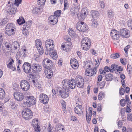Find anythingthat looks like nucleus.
<instances>
[{
	"label": "nucleus",
	"mask_w": 132,
	"mask_h": 132,
	"mask_svg": "<svg viewBox=\"0 0 132 132\" xmlns=\"http://www.w3.org/2000/svg\"><path fill=\"white\" fill-rule=\"evenodd\" d=\"M91 44L90 40L87 37L84 38L81 42L82 49L85 51H88L89 49Z\"/></svg>",
	"instance_id": "1"
},
{
	"label": "nucleus",
	"mask_w": 132,
	"mask_h": 132,
	"mask_svg": "<svg viewBox=\"0 0 132 132\" xmlns=\"http://www.w3.org/2000/svg\"><path fill=\"white\" fill-rule=\"evenodd\" d=\"M76 28L78 30L82 32L86 31L88 29V26L82 21L77 22L76 25Z\"/></svg>",
	"instance_id": "2"
},
{
	"label": "nucleus",
	"mask_w": 132,
	"mask_h": 132,
	"mask_svg": "<svg viewBox=\"0 0 132 132\" xmlns=\"http://www.w3.org/2000/svg\"><path fill=\"white\" fill-rule=\"evenodd\" d=\"M38 55H37L34 56V73H38L42 70V67L39 64L36 63L35 62H37L39 61V59Z\"/></svg>",
	"instance_id": "3"
},
{
	"label": "nucleus",
	"mask_w": 132,
	"mask_h": 132,
	"mask_svg": "<svg viewBox=\"0 0 132 132\" xmlns=\"http://www.w3.org/2000/svg\"><path fill=\"white\" fill-rule=\"evenodd\" d=\"M32 111L28 109L23 110L22 112L23 117L26 119H30L32 118L33 115Z\"/></svg>",
	"instance_id": "4"
},
{
	"label": "nucleus",
	"mask_w": 132,
	"mask_h": 132,
	"mask_svg": "<svg viewBox=\"0 0 132 132\" xmlns=\"http://www.w3.org/2000/svg\"><path fill=\"white\" fill-rule=\"evenodd\" d=\"M20 86L22 90L24 91H27L30 87L29 83L27 80H22L20 81Z\"/></svg>",
	"instance_id": "5"
},
{
	"label": "nucleus",
	"mask_w": 132,
	"mask_h": 132,
	"mask_svg": "<svg viewBox=\"0 0 132 132\" xmlns=\"http://www.w3.org/2000/svg\"><path fill=\"white\" fill-rule=\"evenodd\" d=\"M90 65H89L88 67L86 70L85 74V75L90 77L95 75L96 72V67H94L93 69L90 68Z\"/></svg>",
	"instance_id": "6"
},
{
	"label": "nucleus",
	"mask_w": 132,
	"mask_h": 132,
	"mask_svg": "<svg viewBox=\"0 0 132 132\" xmlns=\"http://www.w3.org/2000/svg\"><path fill=\"white\" fill-rule=\"evenodd\" d=\"M45 46L48 51L51 50L54 47V42L51 39H48L45 42Z\"/></svg>",
	"instance_id": "7"
},
{
	"label": "nucleus",
	"mask_w": 132,
	"mask_h": 132,
	"mask_svg": "<svg viewBox=\"0 0 132 132\" xmlns=\"http://www.w3.org/2000/svg\"><path fill=\"white\" fill-rule=\"evenodd\" d=\"M35 45L39 54H42L44 52V50L42 46L41 41L39 39H37L35 41Z\"/></svg>",
	"instance_id": "8"
},
{
	"label": "nucleus",
	"mask_w": 132,
	"mask_h": 132,
	"mask_svg": "<svg viewBox=\"0 0 132 132\" xmlns=\"http://www.w3.org/2000/svg\"><path fill=\"white\" fill-rule=\"evenodd\" d=\"M75 83L77 87L79 88H82L84 85V80L80 76H77L76 78Z\"/></svg>",
	"instance_id": "9"
},
{
	"label": "nucleus",
	"mask_w": 132,
	"mask_h": 132,
	"mask_svg": "<svg viewBox=\"0 0 132 132\" xmlns=\"http://www.w3.org/2000/svg\"><path fill=\"white\" fill-rule=\"evenodd\" d=\"M59 94L61 97L63 98H67L69 95L68 90L66 88L63 87L60 90H59Z\"/></svg>",
	"instance_id": "10"
},
{
	"label": "nucleus",
	"mask_w": 132,
	"mask_h": 132,
	"mask_svg": "<svg viewBox=\"0 0 132 132\" xmlns=\"http://www.w3.org/2000/svg\"><path fill=\"white\" fill-rule=\"evenodd\" d=\"M43 67L48 69V68L51 69V66L53 65L52 61L48 58H46L44 60L43 62Z\"/></svg>",
	"instance_id": "11"
},
{
	"label": "nucleus",
	"mask_w": 132,
	"mask_h": 132,
	"mask_svg": "<svg viewBox=\"0 0 132 132\" xmlns=\"http://www.w3.org/2000/svg\"><path fill=\"white\" fill-rule=\"evenodd\" d=\"M39 99L40 101L44 104L47 103L49 100L48 96L44 93H42L40 95Z\"/></svg>",
	"instance_id": "12"
},
{
	"label": "nucleus",
	"mask_w": 132,
	"mask_h": 132,
	"mask_svg": "<svg viewBox=\"0 0 132 132\" xmlns=\"http://www.w3.org/2000/svg\"><path fill=\"white\" fill-rule=\"evenodd\" d=\"M13 95L15 100L18 101H22L24 98L23 94L18 92H15L13 94Z\"/></svg>",
	"instance_id": "13"
},
{
	"label": "nucleus",
	"mask_w": 132,
	"mask_h": 132,
	"mask_svg": "<svg viewBox=\"0 0 132 132\" xmlns=\"http://www.w3.org/2000/svg\"><path fill=\"white\" fill-rule=\"evenodd\" d=\"M120 35L123 37L127 38L130 35V32L129 30L126 28H123L120 30Z\"/></svg>",
	"instance_id": "14"
},
{
	"label": "nucleus",
	"mask_w": 132,
	"mask_h": 132,
	"mask_svg": "<svg viewBox=\"0 0 132 132\" xmlns=\"http://www.w3.org/2000/svg\"><path fill=\"white\" fill-rule=\"evenodd\" d=\"M70 63L72 67L75 69H77L79 66L78 61L75 59L72 58L70 60Z\"/></svg>",
	"instance_id": "15"
},
{
	"label": "nucleus",
	"mask_w": 132,
	"mask_h": 132,
	"mask_svg": "<svg viewBox=\"0 0 132 132\" xmlns=\"http://www.w3.org/2000/svg\"><path fill=\"white\" fill-rule=\"evenodd\" d=\"M88 12V10L86 8L82 9L81 11V14L78 18H80L81 20L84 19L87 16Z\"/></svg>",
	"instance_id": "16"
},
{
	"label": "nucleus",
	"mask_w": 132,
	"mask_h": 132,
	"mask_svg": "<svg viewBox=\"0 0 132 132\" xmlns=\"http://www.w3.org/2000/svg\"><path fill=\"white\" fill-rule=\"evenodd\" d=\"M26 101L24 103L25 105H27L28 106H30V105H32L33 101V96H29L26 98Z\"/></svg>",
	"instance_id": "17"
},
{
	"label": "nucleus",
	"mask_w": 132,
	"mask_h": 132,
	"mask_svg": "<svg viewBox=\"0 0 132 132\" xmlns=\"http://www.w3.org/2000/svg\"><path fill=\"white\" fill-rule=\"evenodd\" d=\"M11 47L10 48L12 49H13L14 50H16L20 49V45L19 43L17 41H14L12 43Z\"/></svg>",
	"instance_id": "18"
},
{
	"label": "nucleus",
	"mask_w": 132,
	"mask_h": 132,
	"mask_svg": "<svg viewBox=\"0 0 132 132\" xmlns=\"http://www.w3.org/2000/svg\"><path fill=\"white\" fill-rule=\"evenodd\" d=\"M31 67H30L29 68H28L27 70H24V72L27 73H29L30 72V73L29 75V81L31 82H33V74L32 73V71L31 72Z\"/></svg>",
	"instance_id": "19"
},
{
	"label": "nucleus",
	"mask_w": 132,
	"mask_h": 132,
	"mask_svg": "<svg viewBox=\"0 0 132 132\" xmlns=\"http://www.w3.org/2000/svg\"><path fill=\"white\" fill-rule=\"evenodd\" d=\"M83 109L81 105L77 106L74 109L75 113L78 114H81L82 113Z\"/></svg>",
	"instance_id": "20"
},
{
	"label": "nucleus",
	"mask_w": 132,
	"mask_h": 132,
	"mask_svg": "<svg viewBox=\"0 0 132 132\" xmlns=\"http://www.w3.org/2000/svg\"><path fill=\"white\" fill-rule=\"evenodd\" d=\"M92 19H98L100 15L99 13L97 11L94 10H92L90 12Z\"/></svg>",
	"instance_id": "21"
},
{
	"label": "nucleus",
	"mask_w": 132,
	"mask_h": 132,
	"mask_svg": "<svg viewBox=\"0 0 132 132\" xmlns=\"http://www.w3.org/2000/svg\"><path fill=\"white\" fill-rule=\"evenodd\" d=\"M51 56L54 59H56L57 58V54L56 51L53 49L51 50L48 51Z\"/></svg>",
	"instance_id": "22"
},
{
	"label": "nucleus",
	"mask_w": 132,
	"mask_h": 132,
	"mask_svg": "<svg viewBox=\"0 0 132 132\" xmlns=\"http://www.w3.org/2000/svg\"><path fill=\"white\" fill-rule=\"evenodd\" d=\"M14 62V61L12 58L11 57L9 58L8 60L6 62L7 67L10 69H11L13 67V64Z\"/></svg>",
	"instance_id": "23"
},
{
	"label": "nucleus",
	"mask_w": 132,
	"mask_h": 132,
	"mask_svg": "<svg viewBox=\"0 0 132 132\" xmlns=\"http://www.w3.org/2000/svg\"><path fill=\"white\" fill-rule=\"evenodd\" d=\"M5 33L8 36H11L14 34L15 33V30L12 29V30L5 29Z\"/></svg>",
	"instance_id": "24"
},
{
	"label": "nucleus",
	"mask_w": 132,
	"mask_h": 132,
	"mask_svg": "<svg viewBox=\"0 0 132 132\" xmlns=\"http://www.w3.org/2000/svg\"><path fill=\"white\" fill-rule=\"evenodd\" d=\"M69 88L73 89L75 88L76 84L74 79H72L69 80Z\"/></svg>",
	"instance_id": "25"
},
{
	"label": "nucleus",
	"mask_w": 132,
	"mask_h": 132,
	"mask_svg": "<svg viewBox=\"0 0 132 132\" xmlns=\"http://www.w3.org/2000/svg\"><path fill=\"white\" fill-rule=\"evenodd\" d=\"M49 19L50 20L51 22H53L54 24H56L58 21V18L54 15L50 16Z\"/></svg>",
	"instance_id": "26"
},
{
	"label": "nucleus",
	"mask_w": 132,
	"mask_h": 132,
	"mask_svg": "<svg viewBox=\"0 0 132 132\" xmlns=\"http://www.w3.org/2000/svg\"><path fill=\"white\" fill-rule=\"evenodd\" d=\"M105 79L107 81H111L113 78V75L111 73H109L106 75H105Z\"/></svg>",
	"instance_id": "27"
},
{
	"label": "nucleus",
	"mask_w": 132,
	"mask_h": 132,
	"mask_svg": "<svg viewBox=\"0 0 132 132\" xmlns=\"http://www.w3.org/2000/svg\"><path fill=\"white\" fill-rule=\"evenodd\" d=\"M13 6H12L11 8L9 9L7 11L8 13L10 14H14L16 12L17 9L16 7H13Z\"/></svg>",
	"instance_id": "28"
},
{
	"label": "nucleus",
	"mask_w": 132,
	"mask_h": 132,
	"mask_svg": "<svg viewBox=\"0 0 132 132\" xmlns=\"http://www.w3.org/2000/svg\"><path fill=\"white\" fill-rule=\"evenodd\" d=\"M9 104L11 108L13 110H14L16 109L18 106V105L15 103L14 102L12 101H10L9 102Z\"/></svg>",
	"instance_id": "29"
},
{
	"label": "nucleus",
	"mask_w": 132,
	"mask_h": 132,
	"mask_svg": "<svg viewBox=\"0 0 132 132\" xmlns=\"http://www.w3.org/2000/svg\"><path fill=\"white\" fill-rule=\"evenodd\" d=\"M57 132H65V129L64 128V126L62 125H59L57 128Z\"/></svg>",
	"instance_id": "30"
},
{
	"label": "nucleus",
	"mask_w": 132,
	"mask_h": 132,
	"mask_svg": "<svg viewBox=\"0 0 132 132\" xmlns=\"http://www.w3.org/2000/svg\"><path fill=\"white\" fill-rule=\"evenodd\" d=\"M15 25L12 23H10L7 24L6 27L5 29H7L12 30V29L15 30Z\"/></svg>",
	"instance_id": "31"
},
{
	"label": "nucleus",
	"mask_w": 132,
	"mask_h": 132,
	"mask_svg": "<svg viewBox=\"0 0 132 132\" xmlns=\"http://www.w3.org/2000/svg\"><path fill=\"white\" fill-rule=\"evenodd\" d=\"M5 92L4 90L0 88V99L4 98L5 96Z\"/></svg>",
	"instance_id": "32"
},
{
	"label": "nucleus",
	"mask_w": 132,
	"mask_h": 132,
	"mask_svg": "<svg viewBox=\"0 0 132 132\" xmlns=\"http://www.w3.org/2000/svg\"><path fill=\"white\" fill-rule=\"evenodd\" d=\"M62 83L64 87H67L66 88H69V80L68 79H64L62 81Z\"/></svg>",
	"instance_id": "33"
},
{
	"label": "nucleus",
	"mask_w": 132,
	"mask_h": 132,
	"mask_svg": "<svg viewBox=\"0 0 132 132\" xmlns=\"http://www.w3.org/2000/svg\"><path fill=\"white\" fill-rule=\"evenodd\" d=\"M97 19H92L91 20L92 26L94 27H96L97 25Z\"/></svg>",
	"instance_id": "34"
},
{
	"label": "nucleus",
	"mask_w": 132,
	"mask_h": 132,
	"mask_svg": "<svg viewBox=\"0 0 132 132\" xmlns=\"http://www.w3.org/2000/svg\"><path fill=\"white\" fill-rule=\"evenodd\" d=\"M17 22L19 25L22 24L25 22L24 19L22 17H20L19 19L17 20Z\"/></svg>",
	"instance_id": "35"
},
{
	"label": "nucleus",
	"mask_w": 132,
	"mask_h": 132,
	"mask_svg": "<svg viewBox=\"0 0 132 132\" xmlns=\"http://www.w3.org/2000/svg\"><path fill=\"white\" fill-rule=\"evenodd\" d=\"M48 75L46 76L47 78L48 79H51L52 77L53 72L51 69H50L47 71Z\"/></svg>",
	"instance_id": "36"
},
{
	"label": "nucleus",
	"mask_w": 132,
	"mask_h": 132,
	"mask_svg": "<svg viewBox=\"0 0 132 132\" xmlns=\"http://www.w3.org/2000/svg\"><path fill=\"white\" fill-rule=\"evenodd\" d=\"M8 22V20L6 18H4L3 19H0V25H5Z\"/></svg>",
	"instance_id": "37"
},
{
	"label": "nucleus",
	"mask_w": 132,
	"mask_h": 132,
	"mask_svg": "<svg viewBox=\"0 0 132 132\" xmlns=\"http://www.w3.org/2000/svg\"><path fill=\"white\" fill-rule=\"evenodd\" d=\"M45 2L46 0H37V4L40 6H42L44 5Z\"/></svg>",
	"instance_id": "38"
},
{
	"label": "nucleus",
	"mask_w": 132,
	"mask_h": 132,
	"mask_svg": "<svg viewBox=\"0 0 132 132\" xmlns=\"http://www.w3.org/2000/svg\"><path fill=\"white\" fill-rule=\"evenodd\" d=\"M42 9H40L39 7H35L34 10V13L36 14H39L42 10Z\"/></svg>",
	"instance_id": "39"
},
{
	"label": "nucleus",
	"mask_w": 132,
	"mask_h": 132,
	"mask_svg": "<svg viewBox=\"0 0 132 132\" xmlns=\"http://www.w3.org/2000/svg\"><path fill=\"white\" fill-rule=\"evenodd\" d=\"M34 128L35 131L36 132L40 131L41 130L40 126V125H38V123L36 124V125H35L34 126Z\"/></svg>",
	"instance_id": "40"
},
{
	"label": "nucleus",
	"mask_w": 132,
	"mask_h": 132,
	"mask_svg": "<svg viewBox=\"0 0 132 132\" xmlns=\"http://www.w3.org/2000/svg\"><path fill=\"white\" fill-rule=\"evenodd\" d=\"M68 33L69 34L71 37L75 35V32L74 31L72 30L71 28H70L68 30Z\"/></svg>",
	"instance_id": "41"
},
{
	"label": "nucleus",
	"mask_w": 132,
	"mask_h": 132,
	"mask_svg": "<svg viewBox=\"0 0 132 132\" xmlns=\"http://www.w3.org/2000/svg\"><path fill=\"white\" fill-rule=\"evenodd\" d=\"M61 12V11L60 10L56 11L54 12V15L57 18L60 16Z\"/></svg>",
	"instance_id": "42"
},
{
	"label": "nucleus",
	"mask_w": 132,
	"mask_h": 132,
	"mask_svg": "<svg viewBox=\"0 0 132 132\" xmlns=\"http://www.w3.org/2000/svg\"><path fill=\"white\" fill-rule=\"evenodd\" d=\"M31 22L30 21L27 22L25 25L23 26V28H28L31 26Z\"/></svg>",
	"instance_id": "43"
},
{
	"label": "nucleus",
	"mask_w": 132,
	"mask_h": 132,
	"mask_svg": "<svg viewBox=\"0 0 132 132\" xmlns=\"http://www.w3.org/2000/svg\"><path fill=\"white\" fill-rule=\"evenodd\" d=\"M120 56L119 54L118 53H116L115 54H112L111 55V58L113 59H116L118 58Z\"/></svg>",
	"instance_id": "44"
},
{
	"label": "nucleus",
	"mask_w": 132,
	"mask_h": 132,
	"mask_svg": "<svg viewBox=\"0 0 132 132\" xmlns=\"http://www.w3.org/2000/svg\"><path fill=\"white\" fill-rule=\"evenodd\" d=\"M119 32L118 31H117L115 29L112 30L111 31L110 33V35L111 36H112L113 35H114L116 34H119Z\"/></svg>",
	"instance_id": "45"
},
{
	"label": "nucleus",
	"mask_w": 132,
	"mask_h": 132,
	"mask_svg": "<svg viewBox=\"0 0 132 132\" xmlns=\"http://www.w3.org/2000/svg\"><path fill=\"white\" fill-rule=\"evenodd\" d=\"M15 0H10L8 2V4L7 6L9 7H11L12 6L14 5Z\"/></svg>",
	"instance_id": "46"
},
{
	"label": "nucleus",
	"mask_w": 132,
	"mask_h": 132,
	"mask_svg": "<svg viewBox=\"0 0 132 132\" xmlns=\"http://www.w3.org/2000/svg\"><path fill=\"white\" fill-rule=\"evenodd\" d=\"M65 102L64 101L62 103V109L63 110V111L65 113L67 112V110L66 108L65 104Z\"/></svg>",
	"instance_id": "47"
},
{
	"label": "nucleus",
	"mask_w": 132,
	"mask_h": 132,
	"mask_svg": "<svg viewBox=\"0 0 132 132\" xmlns=\"http://www.w3.org/2000/svg\"><path fill=\"white\" fill-rule=\"evenodd\" d=\"M104 97V93L101 92L100 93L98 96V99L99 100H102Z\"/></svg>",
	"instance_id": "48"
},
{
	"label": "nucleus",
	"mask_w": 132,
	"mask_h": 132,
	"mask_svg": "<svg viewBox=\"0 0 132 132\" xmlns=\"http://www.w3.org/2000/svg\"><path fill=\"white\" fill-rule=\"evenodd\" d=\"M111 68L114 71H118L119 66L115 64H113L111 65Z\"/></svg>",
	"instance_id": "49"
},
{
	"label": "nucleus",
	"mask_w": 132,
	"mask_h": 132,
	"mask_svg": "<svg viewBox=\"0 0 132 132\" xmlns=\"http://www.w3.org/2000/svg\"><path fill=\"white\" fill-rule=\"evenodd\" d=\"M112 38L114 40H117L119 39L120 37V35L119 34H116L112 36H111Z\"/></svg>",
	"instance_id": "50"
},
{
	"label": "nucleus",
	"mask_w": 132,
	"mask_h": 132,
	"mask_svg": "<svg viewBox=\"0 0 132 132\" xmlns=\"http://www.w3.org/2000/svg\"><path fill=\"white\" fill-rule=\"evenodd\" d=\"M22 0H15L14 5H15L17 6H18L21 3Z\"/></svg>",
	"instance_id": "51"
},
{
	"label": "nucleus",
	"mask_w": 132,
	"mask_h": 132,
	"mask_svg": "<svg viewBox=\"0 0 132 132\" xmlns=\"http://www.w3.org/2000/svg\"><path fill=\"white\" fill-rule=\"evenodd\" d=\"M125 92V90L124 89L121 87L119 89V94L121 95H124Z\"/></svg>",
	"instance_id": "52"
},
{
	"label": "nucleus",
	"mask_w": 132,
	"mask_h": 132,
	"mask_svg": "<svg viewBox=\"0 0 132 132\" xmlns=\"http://www.w3.org/2000/svg\"><path fill=\"white\" fill-rule=\"evenodd\" d=\"M127 119L129 121H132V114L129 113L127 114Z\"/></svg>",
	"instance_id": "53"
},
{
	"label": "nucleus",
	"mask_w": 132,
	"mask_h": 132,
	"mask_svg": "<svg viewBox=\"0 0 132 132\" xmlns=\"http://www.w3.org/2000/svg\"><path fill=\"white\" fill-rule=\"evenodd\" d=\"M75 9L74 7L71 8L70 9V14L72 15H74L76 13Z\"/></svg>",
	"instance_id": "54"
},
{
	"label": "nucleus",
	"mask_w": 132,
	"mask_h": 132,
	"mask_svg": "<svg viewBox=\"0 0 132 132\" xmlns=\"http://www.w3.org/2000/svg\"><path fill=\"white\" fill-rule=\"evenodd\" d=\"M27 28H25L23 27L22 33L24 35H27L28 33Z\"/></svg>",
	"instance_id": "55"
},
{
	"label": "nucleus",
	"mask_w": 132,
	"mask_h": 132,
	"mask_svg": "<svg viewBox=\"0 0 132 132\" xmlns=\"http://www.w3.org/2000/svg\"><path fill=\"white\" fill-rule=\"evenodd\" d=\"M92 116L90 115H89V114L87 112L86 115V119L88 122H89L91 120V116Z\"/></svg>",
	"instance_id": "56"
},
{
	"label": "nucleus",
	"mask_w": 132,
	"mask_h": 132,
	"mask_svg": "<svg viewBox=\"0 0 132 132\" xmlns=\"http://www.w3.org/2000/svg\"><path fill=\"white\" fill-rule=\"evenodd\" d=\"M126 103V100L124 99H121L120 101V105L122 106H124Z\"/></svg>",
	"instance_id": "57"
},
{
	"label": "nucleus",
	"mask_w": 132,
	"mask_h": 132,
	"mask_svg": "<svg viewBox=\"0 0 132 132\" xmlns=\"http://www.w3.org/2000/svg\"><path fill=\"white\" fill-rule=\"evenodd\" d=\"M114 15V13L112 10H110L108 14V16L109 17H112Z\"/></svg>",
	"instance_id": "58"
},
{
	"label": "nucleus",
	"mask_w": 132,
	"mask_h": 132,
	"mask_svg": "<svg viewBox=\"0 0 132 132\" xmlns=\"http://www.w3.org/2000/svg\"><path fill=\"white\" fill-rule=\"evenodd\" d=\"M95 61L96 62L95 65H96V69H97V67H98V66L100 64V58H98L97 60H95Z\"/></svg>",
	"instance_id": "59"
},
{
	"label": "nucleus",
	"mask_w": 132,
	"mask_h": 132,
	"mask_svg": "<svg viewBox=\"0 0 132 132\" xmlns=\"http://www.w3.org/2000/svg\"><path fill=\"white\" fill-rule=\"evenodd\" d=\"M127 24L129 27H132V20H128Z\"/></svg>",
	"instance_id": "60"
},
{
	"label": "nucleus",
	"mask_w": 132,
	"mask_h": 132,
	"mask_svg": "<svg viewBox=\"0 0 132 132\" xmlns=\"http://www.w3.org/2000/svg\"><path fill=\"white\" fill-rule=\"evenodd\" d=\"M105 81H102V82H101V83L97 82L98 84H99V85L100 86H101V88L102 87H104L105 85Z\"/></svg>",
	"instance_id": "61"
},
{
	"label": "nucleus",
	"mask_w": 132,
	"mask_h": 132,
	"mask_svg": "<svg viewBox=\"0 0 132 132\" xmlns=\"http://www.w3.org/2000/svg\"><path fill=\"white\" fill-rule=\"evenodd\" d=\"M34 126L36 125V124L37 123L38 124V125H40L38 119H34Z\"/></svg>",
	"instance_id": "62"
},
{
	"label": "nucleus",
	"mask_w": 132,
	"mask_h": 132,
	"mask_svg": "<svg viewBox=\"0 0 132 132\" xmlns=\"http://www.w3.org/2000/svg\"><path fill=\"white\" fill-rule=\"evenodd\" d=\"M127 68L128 70L130 72L132 71V69L131 65L128 64L127 65Z\"/></svg>",
	"instance_id": "63"
},
{
	"label": "nucleus",
	"mask_w": 132,
	"mask_h": 132,
	"mask_svg": "<svg viewBox=\"0 0 132 132\" xmlns=\"http://www.w3.org/2000/svg\"><path fill=\"white\" fill-rule=\"evenodd\" d=\"M130 46L128 45L125 47L124 48V50L126 53L127 54V52L128 49L130 47Z\"/></svg>",
	"instance_id": "64"
}]
</instances>
